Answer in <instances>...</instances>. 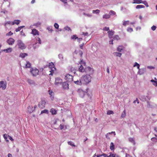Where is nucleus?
<instances>
[{
  "mask_svg": "<svg viewBox=\"0 0 157 157\" xmlns=\"http://www.w3.org/2000/svg\"><path fill=\"white\" fill-rule=\"evenodd\" d=\"M151 99V97L149 96H145V99L146 100V101H149L148 100H149Z\"/></svg>",
  "mask_w": 157,
  "mask_h": 157,
  "instance_id": "obj_49",
  "label": "nucleus"
},
{
  "mask_svg": "<svg viewBox=\"0 0 157 157\" xmlns=\"http://www.w3.org/2000/svg\"><path fill=\"white\" fill-rule=\"evenodd\" d=\"M27 81L29 84L31 85H35V82L33 80H32L30 79H28Z\"/></svg>",
  "mask_w": 157,
  "mask_h": 157,
  "instance_id": "obj_18",
  "label": "nucleus"
},
{
  "mask_svg": "<svg viewBox=\"0 0 157 157\" xmlns=\"http://www.w3.org/2000/svg\"><path fill=\"white\" fill-rule=\"evenodd\" d=\"M17 45L18 46V48L21 50L25 49L26 46L25 44L21 40H17Z\"/></svg>",
  "mask_w": 157,
  "mask_h": 157,
  "instance_id": "obj_2",
  "label": "nucleus"
},
{
  "mask_svg": "<svg viewBox=\"0 0 157 157\" xmlns=\"http://www.w3.org/2000/svg\"><path fill=\"white\" fill-rule=\"evenodd\" d=\"M54 26L55 28L56 29H58L59 27V25L56 23H55L54 24Z\"/></svg>",
  "mask_w": 157,
  "mask_h": 157,
  "instance_id": "obj_57",
  "label": "nucleus"
},
{
  "mask_svg": "<svg viewBox=\"0 0 157 157\" xmlns=\"http://www.w3.org/2000/svg\"><path fill=\"white\" fill-rule=\"evenodd\" d=\"M38 42H36V43L35 44H34L33 45V48L35 49L36 48H37L38 47H39V45L37 46L36 45V44Z\"/></svg>",
  "mask_w": 157,
  "mask_h": 157,
  "instance_id": "obj_54",
  "label": "nucleus"
},
{
  "mask_svg": "<svg viewBox=\"0 0 157 157\" xmlns=\"http://www.w3.org/2000/svg\"><path fill=\"white\" fill-rule=\"evenodd\" d=\"M151 82L152 83L153 85L154 86H157V81L154 80L153 79H151Z\"/></svg>",
  "mask_w": 157,
  "mask_h": 157,
  "instance_id": "obj_30",
  "label": "nucleus"
},
{
  "mask_svg": "<svg viewBox=\"0 0 157 157\" xmlns=\"http://www.w3.org/2000/svg\"><path fill=\"white\" fill-rule=\"evenodd\" d=\"M113 39H114L118 40L120 38L118 36L116 35L113 37Z\"/></svg>",
  "mask_w": 157,
  "mask_h": 157,
  "instance_id": "obj_55",
  "label": "nucleus"
},
{
  "mask_svg": "<svg viewBox=\"0 0 157 157\" xmlns=\"http://www.w3.org/2000/svg\"><path fill=\"white\" fill-rule=\"evenodd\" d=\"M110 17V15L107 14H104L102 16V18L104 19H109Z\"/></svg>",
  "mask_w": 157,
  "mask_h": 157,
  "instance_id": "obj_25",
  "label": "nucleus"
},
{
  "mask_svg": "<svg viewBox=\"0 0 157 157\" xmlns=\"http://www.w3.org/2000/svg\"><path fill=\"white\" fill-rule=\"evenodd\" d=\"M136 66L137 67V68L138 69H140V65L139 64L137 63V62H135L134 63V67H136Z\"/></svg>",
  "mask_w": 157,
  "mask_h": 157,
  "instance_id": "obj_41",
  "label": "nucleus"
},
{
  "mask_svg": "<svg viewBox=\"0 0 157 157\" xmlns=\"http://www.w3.org/2000/svg\"><path fill=\"white\" fill-rule=\"evenodd\" d=\"M134 2L133 3L140 4L143 3V1L141 0H133Z\"/></svg>",
  "mask_w": 157,
  "mask_h": 157,
  "instance_id": "obj_27",
  "label": "nucleus"
},
{
  "mask_svg": "<svg viewBox=\"0 0 157 157\" xmlns=\"http://www.w3.org/2000/svg\"><path fill=\"white\" fill-rule=\"evenodd\" d=\"M71 39L73 40H75L78 39V37L76 35H74L71 36Z\"/></svg>",
  "mask_w": 157,
  "mask_h": 157,
  "instance_id": "obj_50",
  "label": "nucleus"
},
{
  "mask_svg": "<svg viewBox=\"0 0 157 157\" xmlns=\"http://www.w3.org/2000/svg\"><path fill=\"white\" fill-rule=\"evenodd\" d=\"M36 41L38 42V43L39 44H41V41L40 39L39 38H37L36 39Z\"/></svg>",
  "mask_w": 157,
  "mask_h": 157,
  "instance_id": "obj_59",
  "label": "nucleus"
},
{
  "mask_svg": "<svg viewBox=\"0 0 157 157\" xmlns=\"http://www.w3.org/2000/svg\"><path fill=\"white\" fill-rule=\"evenodd\" d=\"M144 7H145L143 5H138L136 7V8L137 9H139L142 8H144Z\"/></svg>",
  "mask_w": 157,
  "mask_h": 157,
  "instance_id": "obj_34",
  "label": "nucleus"
},
{
  "mask_svg": "<svg viewBox=\"0 0 157 157\" xmlns=\"http://www.w3.org/2000/svg\"><path fill=\"white\" fill-rule=\"evenodd\" d=\"M123 50V48L121 46H119L117 48V51L119 52H121L122 50Z\"/></svg>",
  "mask_w": 157,
  "mask_h": 157,
  "instance_id": "obj_37",
  "label": "nucleus"
},
{
  "mask_svg": "<svg viewBox=\"0 0 157 157\" xmlns=\"http://www.w3.org/2000/svg\"><path fill=\"white\" fill-rule=\"evenodd\" d=\"M129 140L130 142L133 144H135V141L134 138H130L129 139Z\"/></svg>",
  "mask_w": 157,
  "mask_h": 157,
  "instance_id": "obj_33",
  "label": "nucleus"
},
{
  "mask_svg": "<svg viewBox=\"0 0 157 157\" xmlns=\"http://www.w3.org/2000/svg\"><path fill=\"white\" fill-rule=\"evenodd\" d=\"M108 34L109 37L110 38H111L113 36L114 34V32L112 30L108 31Z\"/></svg>",
  "mask_w": 157,
  "mask_h": 157,
  "instance_id": "obj_20",
  "label": "nucleus"
},
{
  "mask_svg": "<svg viewBox=\"0 0 157 157\" xmlns=\"http://www.w3.org/2000/svg\"><path fill=\"white\" fill-rule=\"evenodd\" d=\"M121 10L123 13H127L128 12V10L125 8H124L121 7Z\"/></svg>",
  "mask_w": 157,
  "mask_h": 157,
  "instance_id": "obj_23",
  "label": "nucleus"
},
{
  "mask_svg": "<svg viewBox=\"0 0 157 157\" xmlns=\"http://www.w3.org/2000/svg\"><path fill=\"white\" fill-rule=\"evenodd\" d=\"M15 40L12 38H10L7 40V42L10 45H12L14 43Z\"/></svg>",
  "mask_w": 157,
  "mask_h": 157,
  "instance_id": "obj_12",
  "label": "nucleus"
},
{
  "mask_svg": "<svg viewBox=\"0 0 157 157\" xmlns=\"http://www.w3.org/2000/svg\"><path fill=\"white\" fill-rule=\"evenodd\" d=\"M46 103V102L45 101H41L39 103L38 106L40 108L43 109L45 107Z\"/></svg>",
  "mask_w": 157,
  "mask_h": 157,
  "instance_id": "obj_8",
  "label": "nucleus"
},
{
  "mask_svg": "<svg viewBox=\"0 0 157 157\" xmlns=\"http://www.w3.org/2000/svg\"><path fill=\"white\" fill-rule=\"evenodd\" d=\"M63 88L64 90H68L69 88V84L67 82H64L62 84Z\"/></svg>",
  "mask_w": 157,
  "mask_h": 157,
  "instance_id": "obj_9",
  "label": "nucleus"
},
{
  "mask_svg": "<svg viewBox=\"0 0 157 157\" xmlns=\"http://www.w3.org/2000/svg\"><path fill=\"white\" fill-rule=\"evenodd\" d=\"M100 12V11L99 10H92V13H98Z\"/></svg>",
  "mask_w": 157,
  "mask_h": 157,
  "instance_id": "obj_44",
  "label": "nucleus"
},
{
  "mask_svg": "<svg viewBox=\"0 0 157 157\" xmlns=\"http://www.w3.org/2000/svg\"><path fill=\"white\" fill-rule=\"evenodd\" d=\"M156 26L153 25L151 27V29L153 31H155L156 29Z\"/></svg>",
  "mask_w": 157,
  "mask_h": 157,
  "instance_id": "obj_61",
  "label": "nucleus"
},
{
  "mask_svg": "<svg viewBox=\"0 0 157 157\" xmlns=\"http://www.w3.org/2000/svg\"><path fill=\"white\" fill-rule=\"evenodd\" d=\"M84 15H86V16H87L89 17H92V15L90 14H86L85 13H83Z\"/></svg>",
  "mask_w": 157,
  "mask_h": 157,
  "instance_id": "obj_60",
  "label": "nucleus"
},
{
  "mask_svg": "<svg viewBox=\"0 0 157 157\" xmlns=\"http://www.w3.org/2000/svg\"><path fill=\"white\" fill-rule=\"evenodd\" d=\"M142 3H143L144 5H145L147 7H148V6H149L148 5V4L147 3V2L146 1H144V2H143Z\"/></svg>",
  "mask_w": 157,
  "mask_h": 157,
  "instance_id": "obj_58",
  "label": "nucleus"
},
{
  "mask_svg": "<svg viewBox=\"0 0 157 157\" xmlns=\"http://www.w3.org/2000/svg\"><path fill=\"white\" fill-rule=\"evenodd\" d=\"M81 78L83 84H87L91 81V77L90 75H86L83 76Z\"/></svg>",
  "mask_w": 157,
  "mask_h": 157,
  "instance_id": "obj_1",
  "label": "nucleus"
},
{
  "mask_svg": "<svg viewBox=\"0 0 157 157\" xmlns=\"http://www.w3.org/2000/svg\"><path fill=\"white\" fill-rule=\"evenodd\" d=\"M60 123V121L59 119H56L53 123L52 124V127L55 129H59V124Z\"/></svg>",
  "mask_w": 157,
  "mask_h": 157,
  "instance_id": "obj_3",
  "label": "nucleus"
},
{
  "mask_svg": "<svg viewBox=\"0 0 157 157\" xmlns=\"http://www.w3.org/2000/svg\"><path fill=\"white\" fill-rule=\"evenodd\" d=\"M107 115H110L114 114V112L112 110H109L107 111Z\"/></svg>",
  "mask_w": 157,
  "mask_h": 157,
  "instance_id": "obj_45",
  "label": "nucleus"
},
{
  "mask_svg": "<svg viewBox=\"0 0 157 157\" xmlns=\"http://www.w3.org/2000/svg\"><path fill=\"white\" fill-rule=\"evenodd\" d=\"M31 64L30 63L29 61H27V63L26 64V66H25L26 68H30L31 67Z\"/></svg>",
  "mask_w": 157,
  "mask_h": 157,
  "instance_id": "obj_36",
  "label": "nucleus"
},
{
  "mask_svg": "<svg viewBox=\"0 0 157 157\" xmlns=\"http://www.w3.org/2000/svg\"><path fill=\"white\" fill-rule=\"evenodd\" d=\"M126 113L125 112V110H124L121 114V118H123V117H125L126 116Z\"/></svg>",
  "mask_w": 157,
  "mask_h": 157,
  "instance_id": "obj_38",
  "label": "nucleus"
},
{
  "mask_svg": "<svg viewBox=\"0 0 157 157\" xmlns=\"http://www.w3.org/2000/svg\"><path fill=\"white\" fill-rule=\"evenodd\" d=\"M114 55L116 56L120 57L121 56V53L119 52H115L114 53Z\"/></svg>",
  "mask_w": 157,
  "mask_h": 157,
  "instance_id": "obj_43",
  "label": "nucleus"
},
{
  "mask_svg": "<svg viewBox=\"0 0 157 157\" xmlns=\"http://www.w3.org/2000/svg\"><path fill=\"white\" fill-rule=\"evenodd\" d=\"M68 144L69 145H70L71 146L73 147H75V145L74 144L73 142L71 141H70L68 142Z\"/></svg>",
  "mask_w": 157,
  "mask_h": 157,
  "instance_id": "obj_40",
  "label": "nucleus"
},
{
  "mask_svg": "<svg viewBox=\"0 0 157 157\" xmlns=\"http://www.w3.org/2000/svg\"><path fill=\"white\" fill-rule=\"evenodd\" d=\"M78 92L81 97L82 98L84 97L85 92L81 89H78L77 90Z\"/></svg>",
  "mask_w": 157,
  "mask_h": 157,
  "instance_id": "obj_11",
  "label": "nucleus"
},
{
  "mask_svg": "<svg viewBox=\"0 0 157 157\" xmlns=\"http://www.w3.org/2000/svg\"><path fill=\"white\" fill-rule=\"evenodd\" d=\"M49 94L50 95V97L52 100H53L54 98V93L52 90H50L48 91Z\"/></svg>",
  "mask_w": 157,
  "mask_h": 157,
  "instance_id": "obj_17",
  "label": "nucleus"
},
{
  "mask_svg": "<svg viewBox=\"0 0 157 157\" xmlns=\"http://www.w3.org/2000/svg\"><path fill=\"white\" fill-rule=\"evenodd\" d=\"M146 71V69L145 68L139 69L138 73L140 75H142Z\"/></svg>",
  "mask_w": 157,
  "mask_h": 157,
  "instance_id": "obj_15",
  "label": "nucleus"
},
{
  "mask_svg": "<svg viewBox=\"0 0 157 157\" xmlns=\"http://www.w3.org/2000/svg\"><path fill=\"white\" fill-rule=\"evenodd\" d=\"M113 154H110L109 155H107V157H114V156Z\"/></svg>",
  "mask_w": 157,
  "mask_h": 157,
  "instance_id": "obj_64",
  "label": "nucleus"
},
{
  "mask_svg": "<svg viewBox=\"0 0 157 157\" xmlns=\"http://www.w3.org/2000/svg\"><path fill=\"white\" fill-rule=\"evenodd\" d=\"M79 71L81 72H83L85 71V69L83 66L82 65H80L79 68Z\"/></svg>",
  "mask_w": 157,
  "mask_h": 157,
  "instance_id": "obj_26",
  "label": "nucleus"
},
{
  "mask_svg": "<svg viewBox=\"0 0 157 157\" xmlns=\"http://www.w3.org/2000/svg\"><path fill=\"white\" fill-rule=\"evenodd\" d=\"M97 157H107V155L105 154L97 155Z\"/></svg>",
  "mask_w": 157,
  "mask_h": 157,
  "instance_id": "obj_42",
  "label": "nucleus"
},
{
  "mask_svg": "<svg viewBox=\"0 0 157 157\" xmlns=\"http://www.w3.org/2000/svg\"><path fill=\"white\" fill-rule=\"evenodd\" d=\"M30 72L33 76H36L38 75L39 72L38 69L36 68L31 69Z\"/></svg>",
  "mask_w": 157,
  "mask_h": 157,
  "instance_id": "obj_4",
  "label": "nucleus"
},
{
  "mask_svg": "<svg viewBox=\"0 0 157 157\" xmlns=\"http://www.w3.org/2000/svg\"><path fill=\"white\" fill-rule=\"evenodd\" d=\"M103 30L106 31L109 30V28L105 27L103 28Z\"/></svg>",
  "mask_w": 157,
  "mask_h": 157,
  "instance_id": "obj_63",
  "label": "nucleus"
},
{
  "mask_svg": "<svg viewBox=\"0 0 157 157\" xmlns=\"http://www.w3.org/2000/svg\"><path fill=\"white\" fill-rule=\"evenodd\" d=\"M47 29L50 32H52V27L51 26L48 27L47 28Z\"/></svg>",
  "mask_w": 157,
  "mask_h": 157,
  "instance_id": "obj_56",
  "label": "nucleus"
},
{
  "mask_svg": "<svg viewBox=\"0 0 157 157\" xmlns=\"http://www.w3.org/2000/svg\"><path fill=\"white\" fill-rule=\"evenodd\" d=\"M21 21L19 20H14L13 22H12V25H14L15 24H16L17 25L19 24Z\"/></svg>",
  "mask_w": 157,
  "mask_h": 157,
  "instance_id": "obj_21",
  "label": "nucleus"
},
{
  "mask_svg": "<svg viewBox=\"0 0 157 157\" xmlns=\"http://www.w3.org/2000/svg\"><path fill=\"white\" fill-rule=\"evenodd\" d=\"M156 106L155 104L152 102H150L149 101H147V107L149 108H153Z\"/></svg>",
  "mask_w": 157,
  "mask_h": 157,
  "instance_id": "obj_13",
  "label": "nucleus"
},
{
  "mask_svg": "<svg viewBox=\"0 0 157 157\" xmlns=\"http://www.w3.org/2000/svg\"><path fill=\"white\" fill-rule=\"evenodd\" d=\"M6 87V83H5L3 81L0 82V88L2 90H5Z\"/></svg>",
  "mask_w": 157,
  "mask_h": 157,
  "instance_id": "obj_10",
  "label": "nucleus"
},
{
  "mask_svg": "<svg viewBox=\"0 0 157 157\" xmlns=\"http://www.w3.org/2000/svg\"><path fill=\"white\" fill-rule=\"evenodd\" d=\"M32 33L33 35H39L38 31L35 29H33L32 30Z\"/></svg>",
  "mask_w": 157,
  "mask_h": 157,
  "instance_id": "obj_19",
  "label": "nucleus"
},
{
  "mask_svg": "<svg viewBox=\"0 0 157 157\" xmlns=\"http://www.w3.org/2000/svg\"><path fill=\"white\" fill-rule=\"evenodd\" d=\"M21 27H19L15 29V31L16 32H18V31H19L21 30Z\"/></svg>",
  "mask_w": 157,
  "mask_h": 157,
  "instance_id": "obj_62",
  "label": "nucleus"
},
{
  "mask_svg": "<svg viewBox=\"0 0 157 157\" xmlns=\"http://www.w3.org/2000/svg\"><path fill=\"white\" fill-rule=\"evenodd\" d=\"M62 80L60 78L57 77L55 78V84L57 86H59L62 83Z\"/></svg>",
  "mask_w": 157,
  "mask_h": 157,
  "instance_id": "obj_7",
  "label": "nucleus"
},
{
  "mask_svg": "<svg viewBox=\"0 0 157 157\" xmlns=\"http://www.w3.org/2000/svg\"><path fill=\"white\" fill-rule=\"evenodd\" d=\"M34 111L33 107L31 106H29L27 108V112L30 113Z\"/></svg>",
  "mask_w": 157,
  "mask_h": 157,
  "instance_id": "obj_16",
  "label": "nucleus"
},
{
  "mask_svg": "<svg viewBox=\"0 0 157 157\" xmlns=\"http://www.w3.org/2000/svg\"><path fill=\"white\" fill-rule=\"evenodd\" d=\"M27 56L28 54L27 53H21L19 55V57H21L22 58H24Z\"/></svg>",
  "mask_w": 157,
  "mask_h": 157,
  "instance_id": "obj_24",
  "label": "nucleus"
},
{
  "mask_svg": "<svg viewBox=\"0 0 157 157\" xmlns=\"http://www.w3.org/2000/svg\"><path fill=\"white\" fill-rule=\"evenodd\" d=\"M116 14V12L112 10H111L110 11V12H109V15H110V16H113V15H116V16H117V15Z\"/></svg>",
  "mask_w": 157,
  "mask_h": 157,
  "instance_id": "obj_29",
  "label": "nucleus"
},
{
  "mask_svg": "<svg viewBox=\"0 0 157 157\" xmlns=\"http://www.w3.org/2000/svg\"><path fill=\"white\" fill-rule=\"evenodd\" d=\"M48 67L49 68L51 69V71H50V72L51 73L49 75H52V72H53V71L56 69V68L55 67V66L52 62H51L49 63Z\"/></svg>",
  "mask_w": 157,
  "mask_h": 157,
  "instance_id": "obj_6",
  "label": "nucleus"
},
{
  "mask_svg": "<svg viewBox=\"0 0 157 157\" xmlns=\"http://www.w3.org/2000/svg\"><path fill=\"white\" fill-rule=\"evenodd\" d=\"M127 31L129 32H132L133 31V30L132 28H128L127 29Z\"/></svg>",
  "mask_w": 157,
  "mask_h": 157,
  "instance_id": "obj_51",
  "label": "nucleus"
},
{
  "mask_svg": "<svg viewBox=\"0 0 157 157\" xmlns=\"http://www.w3.org/2000/svg\"><path fill=\"white\" fill-rule=\"evenodd\" d=\"M114 145L113 143L111 142L110 144V148L111 150H113L114 149Z\"/></svg>",
  "mask_w": 157,
  "mask_h": 157,
  "instance_id": "obj_35",
  "label": "nucleus"
},
{
  "mask_svg": "<svg viewBox=\"0 0 157 157\" xmlns=\"http://www.w3.org/2000/svg\"><path fill=\"white\" fill-rule=\"evenodd\" d=\"M64 79L66 80L67 82H70L72 81L73 77L72 75L68 74L65 75Z\"/></svg>",
  "mask_w": 157,
  "mask_h": 157,
  "instance_id": "obj_5",
  "label": "nucleus"
},
{
  "mask_svg": "<svg viewBox=\"0 0 157 157\" xmlns=\"http://www.w3.org/2000/svg\"><path fill=\"white\" fill-rule=\"evenodd\" d=\"M3 51L5 52L6 53L11 52L12 51V48H9L3 50Z\"/></svg>",
  "mask_w": 157,
  "mask_h": 157,
  "instance_id": "obj_22",
  "label": "nucleus"
},
{
  "mask_svg": "<svg viewBox=\"0 0 157 157\" xmlns=\"http://www.w3.org/2000/svg\"><path fill=\"white\" fill-rule=\"evenodd\" d=\"M64 125H62L60 123V125L59 126V129H60L61 130H62L64 128Z\"/></svg>",
  "mask_w": 157,
  "mask_h": 157,
  "instance_id": "obj_53",
  "label": "nucleus"
},
{
  "mask_svg": "<svg viewBox=\"0 0 157 157\" xmlns=\"http://www.w3.org/2000/svg\"><path fill=\"white\" fill-rule=\"evenodd\" d=\"M87 69L89 71L90 74H92L93 73V70L90 67H88Z\"/></svg>",
  "mask_w": 157,
  "mask_h": 157,
  "instance_id": "obj_32",
  "label": "nucleus"
},
{
  "mask_svg": "<svg viewBox=\"0 0 157 157\" xmlns=\"http://www.w3.org/2000/svg\"><path fill=\"white\" fill-rule=\"evenodd\" d=\"M50 112L51 113L52 115H55L56 114V111L55 109L53 108H52L50 110Z\"/></svg>",
  "mask_w": 157,
  "mask_h": 157,
  "instance_id": "obj_31",
  "label": "nucleus"
},
{
  "mask_svg": "<svg viewBox=\"0 0 157 157\" xmlns=\"http://www.w3.org/2000/svg\"><path fill=\"white\" fill-rule=\"evenodd\" d=\"M71 72L74 74H75V70L73 67H71Z\"/></svg>",
  "mask_w": 157,
  "mask_h": 157,
  "instance_id": "obj_52",
  "label": "nucleus"
},
{
  "mask_svg": "<svg viewBox=\"0 0 157 157\" xmlns=\"http://www.w3.org/2000/svg\"><path fill=\"white\" fill-rule=\"evenodd\" d=\"M73 82L75 84L79 85H81L83 83L81 78L78 80L77 79V80H74Z\"/></svg>",
  "mask_w": 157,
  "mask_h": 157,
  "instance_id": "obj_14",
  "label": "nucleus"
},
{
  "mask_svg": "<svg viewBox=\"0 0 157 157\" xmlns=\"http://www.w3.org/2000/svg\"><path fill=\"white\" fill-rule=\"evenodd\" d=\"M145 96L144 95H141L140 96V99L142 101H146L145 99Z\"/></svg>",
  "mask_w": 157,
  "mask_h": 157,
  "instance_id": "obj_28",
  "label": "nucleus"
},
{
  "mask_svg": "<svg viewBox=\"0 0 157 157\" xmlns=\"http://www.w3.org/2000/svg\"><path fill=\"white\" fill-rule=\"evenodd\" d=\"M128 22H129V21H124L123 22V25L124 26H126L127 25H128Z\"/></svg>",
  "mask_w": 157,
  "mask_h": 157,
  "instance_id": "obj_48",
  "label": "nucleus"
},
{
  "mask_svg": "<svg viewBox=\"0 0 157 157\" xmlns=\"http://www.w3.org/2000/svg\"><path fill=\"white\" fill-rule=\"evenodd\" d=\"M151 140L155 142H157V139L156 137H152L151 139Z\"/></svg>",
  "mask_w": 157,
  "mask_h": 157,
  "instance_id": "obj_46",
  "label": "nucleus"
},
{
  "mask_svg": "<svg viewBox=\"0 0 157 157\" xmlns=\"http://www.w3.org/2000/svg\"><path fill=\"white\" fill-rule=\"evenodd\" d=\"M48 110L47 109H44V110L42 111L41 112V114H42L43 113L48 114Z\"/></svg>",
  "mask_w": 157,
  "mask_h": 157,
  "instance_id": "obj_39",
  "label": "nucleus"
},
{
  "mask_svg": "<svg viewBox=\"0 0 157 157\" xmlns=\"http://www.w3.org/2000/svg\"><path fill=\"white\" fill-rule=\"evenodd\" d=\"M58 57L61 60H63V55L61 54H59L58 55Z\"/></svg>",
  "mask_w": 157,
  "mask_h": 157,
  "instance_id": "obj_47",
  "label": "nucleus"
}]
</instances>
